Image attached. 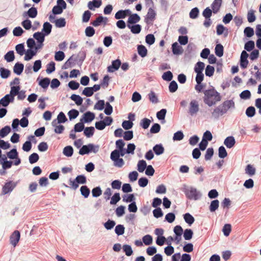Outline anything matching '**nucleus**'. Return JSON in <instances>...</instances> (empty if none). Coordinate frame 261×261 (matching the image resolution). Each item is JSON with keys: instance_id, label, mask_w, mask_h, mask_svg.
I'll return each mask as SVG.
<instances>
[{"instance_id": "nucleus-1", "label": "nucleus", "mask_w": 261, "mask_h": 261, "mask_svg": "<svg viewBox=\"0 0 261 261\" xmlns=\"http://www.w3.org/2000/svg\"><path fill=\"white\" fill-rule=\"evenodd\" d=\"M203 101L209 107L216 105L221 100L220 94L213 87L212 89L203 91Z\"/></svg>"}, {"instance_id": "nucleus-2", "label": "nucleus", "mask_w": 261, "mask_h": 261, "mask_svg": "<svg viewBox=\"0 0 261 261\" xmlns=\"http://www.w3.org/2000/svg\"><path fill=\"white\" fill-rule=\"evenodd\" d=\"M182 191L185 193L186 197L190 200H197L201 198V193L194 187L183 185Z\"/></svg>"}, {"instance_id": "nucleus-3", "label": "nucleus", "mask_w": 261, "mask_h": 261, "mask_svg": "<svg viewBox=\"0 0 261 261\" xmlns=\"http://www.w3.org/2000/svg\"><path fill=\"white\" fill-rule=\"evenodd\" d=\"M99 145L89 143L87 145H83L80 148L79 153L82 155L88 154L91 152L96 153L99 151Z\"/></svg>"}, {"instance_id": "nucleus-4", "label": "nucleus", "mask_w": 261, "mask_h": 261, "mask_svg": "<svg viewBox=\"0 0 261 261\" xmlns=\"http://www.w3.org/2000/svg\"><path fill=\"white\" fill-rule=\"evenodd\" d=\"M199 110V106L198 101L195 99L192 100L189 104L188 113L193 116L196 115Z\"/></svg>"}, {"instance_id": "nucleus-5", "label": "nucleus", "mask_w": 261, "mask_h": 261, "mask_svg": "<svg viewBox=\"0 0 261 261\" xmlns=\"http://www.w3.org/2000/svg\"><path fill=\"white\" fill-rule=\"evenodd\" d=\"M17 185V182H13L12 181H9L5 183L2 188V193L6 195L9 193L11 192L16 187Z\"/></svg>"}, {"instance_id": "nucleus-6", "label": "nucleus", "mask_w": 261, "mask_h": 261, "mask_svg": "<svg viewBox=\"0 0 261 261\" xmlns=\"http://www.w3.org/2000/svg\"><path fill=\"white\" fill-rule=\"evenodd\" d=\"M156 13L152 7L148 9V12L145 17L144 21L147 24L151 23L155 19Z\"/></svg>"}, {"instance_id": "nucleus-7", "label": "nucleus", "mask_w": 261, "mask_h": 261, "mask_svg": "<svg viewBox=\"0 0 261 261\" xmlns=\"http://www.w3.org/2000/svg\"><path fill=\"white\" fill-rule=\"evenodd\" d=\"M220 105L225 114H226L229 109H234L235 108V103L232 99L226 100Z\"/></svg>"}, {"instance_id": "nucleus-8", "label": "nucleus", "mask_w": 261, "mask_h": 261, "mask_svg": "<svg viewBox=\"0 0 261 261\" xmlns=\"http://www.w3.org/2000/svg\"><path fill=\"white\" fill-rule=\"evenodd\" d=\"M121 65V61L120 59H117L113 60L112 62L111 65L109 66L107 68V70L109 72H114L119 69Z\"/></svg>"}, {"instance_id": "nucleus-9", "label": "nucleus", "mask_w": 261, "mask_h": 261, "mask_svg": "<svg viewBox=\"0 0 261 261\" xmlns=\"http://www.w3.org/2000/svg\"><path fill=\"white\" fill-rule=\"evenodd\" d=\"M20 238V233L18 230H15L10 237V243L15 247L19 242Z\"/></svg>"}, {"instance_id": "nucleus-10", "label": "nucleus", "mask_w": 261, "mask_h": 261, "mask_svg": "<svg viewBox=\"0 0 261 261\" xmlns=\"http://www.w3.org/2000/svg\"><path fill=\"white\" fill-rule=\"evenodd\" d=\"M14 100V98L8 94L5 95L3 97L0 99V104L4 107H6L11 102H13Z\"/></svg>"}, {"instance_id": "nucleus-11", "label": "nucleus", "mask_w": 261, "mask_h": 261, "mask_svg": "<svg viewBox=\"0 0 261 261\" xmlns=\"http://www.w3.org/2000/svg\"><path fill=\"white\" fill-rule=\"evenodd\" d=\"M108 21V18L106 17H103L102 15H99L98 17L96 18V19L93 21L91 22V24L95 27H98L102 23H103L105 25L107 23Z\"/></svg>"}, {"instance_id": "nucleus-12", "label": "nucleus", "mask_w": 261, "mask_h": 261, "mask_svg": "<svg viewBox=\"0 0 261 261\" xmlns=\"http://www.w3.org/2000/svg\"><path fill=\"white\" fill-rule=\"evenodd\" d=\"M224 114L225 113L220 105L216 107L212 112V116L215 119H218L220 116H223Z\"/></svg>"}, {"instance_id": "nucleus-13", "label": "nucleus", "mask_w": 261, "mask_h": 261, "mask_svg": "<svg viewBox=\"0 0 261 261\" xmlns=\"http://www.w3.org/2000/svg\"><path fill=\"white\" fill-rule=\"evenodd\" d=\"M172 51L174 55H181L184 52L182 47L177 42H174L172 44Z\"/></svg>"}, {"instance_id": "nucleus-14", "label": "nucleus", "mask_w": 261, "mask_h": 261, "mask_svg": "<svg viewBox=\"0 0 261 261\" xmlns=\"http://www.w3.org/2000/svg\"><path fill=\"white\" fill-rule=\"evenodd\" d=\"M74 55H72L67 61L64 64V65L62 67V69H68L70 67H72L74 64H75V62H77L78 59L77 58H73Z\"/></svg>"}, {"instance_id": "nucleus-15", "label": "nucleus", "mask_w": 261, "mask_h": 261, "mask_svg": "<svg viewBox=\"0 0 261 261\" xmlns=\"http://www.w3.org/2000/svg\"><path fill=\"white\" fill-rule=\"evenodd\" d=\"M141 19V18L140 16L137 14L134 13L132 14L129 16L128 17L127 21V25H132V24H136L137 22H138Z\"/></svg>"}, {"instance_id": "nucleus-16", "label": "nucleus", "mask_w": 261, "mask_h": 261, "mask_svg": "<svg viewBox=\"0 0 261 261\" xmlns=\"http://www.w3.org/2000/svg\"><path fill=\"white\" fill-rule=\"evenodd\" d=\"M37 14L38 11L37 8L34 7H32L30 8L28 11L24 12L23 16L24 17L28 16L31 18H34L37 16Z\"/></svg>"}, {"instance_id": "nucleus-17", "label": "nucleus", "mask_w": 261, "mask_h": 261, "mask_svg": "<svg viewBox=\"0 0 261 261\" xmlns=\"http://www.w3.org/2000/svg\"><path fill=\"white\" fill-rule=\"evenodd\" d=\"M95 114L90 111H87L83 115V122L84 123H89L91 122L95 118Z\"/></svg>"}, {"instance_id": "nucleus-18", "label": "nucleus", "mask_w": 261, "mask_h": 261, "mask_svg": "<svg viewBox=\"0 0 261 261\" xmlns=\"http://www.w3.org/2000/svg\"><path fill=\"white\" fill-rule=\"evenodd\" d=\"M222 3V0H214L212 3L211 8L214 14H216L219 11Z\"/></svg>"}, {"instance_id": "nucleus-19", "label": "nucleus", "mask_w": 261, "mask_h": 261, "mask_svg": "<svg viewBox=\"0 0 261 261\" xmlns=\"http://www.w3.org/2000/svg\"><path fill=\"white\" fill-rule=\"evenodd\" d=\"M236 140L233 136H229L225 138L224 141V145L228 148H231L234 146Z\"/></svg>"}, {"instance_id": "nucleus-20", "label": "nucleus", "mask_w": 261, "mask_h": 261, "mask_svg": "<svg viewBox=\"0 0 261 261\" xmlns=\"http://www.w3.org/2000/svg\"><path fill=\"white\" fill-rule=\"evenodd\" d=\"M24 69V65L20 62H17L13 67V72L17 75H20Z\"/></svg>"}, {"instance_id": "nucleus-21", "label": "nucleus", "mask_w": 261, "mask_h": 261, "mask_svg": "<svg viewBox=\"0 0 261 261\" xmlns=\"http://www.w3.org/2000/svg\"><path fill=\"white\" fill-rule=\"evenodd\" d=\"M51 29L52 25L48 22H45L43 23L41 32L46 36L50 34Z\"/></svg>"}, {"instance_id": "nucleus-22", "label": "nucleus", "mask_w": 261, "mask_h": 261, "mask_svg": "<svg viewBox=\"0 0 261 261\" xmlns=\"http://www.w3.org/2000/svg\"><path fill=\"white\" fill-rule=\"evenodd\" d=\"M128 28L130 30L131 32L134 34H139L142 30V27L139 24H135L127 25Z\"/></svg>"}, {"instance_id": "nucleus-23", "label": "nucleus", "mask_w": 261, "mask_h": 261, "mask_svg": "<svg viewBox=\"0 0 261 261\" xmlns=\"http://www.w3.org/2000/svg\"><path fill=\"white\" fill-rule=\"evenodd\" d=\"M37 53V51L34 49H28L25 50V56L24 59L25 61H29L31 60L34 56Z\"/></svg>"}, {"instance_id": "nucleus-24", "label": "nucleus", "mask_w": 261, "mask_h": 261, "mask_svg": "<svg viewBox=\"0 0 261 261\" xmlns=\"http://www.w3.org/2000/svg\"><path fill=\"white\" fill-rule=\"evenodd\" d=\"M137 51L139 55L142 58L145 57L147 55V49L143 45H138Z\"/></svg>"}, {"instance_id": "nucleus-25", "label": "nucleus", "mask_w": 261, "mask_h": 261, "mask_svg": "<svg viewBox=\"0 0 261 261\" xmlns=\"http://www.w3.org/2000/svg\"><path fill=\"white\" fill-rule=\"evenodd\" d=\"M153 150L156 155H160L164 153L165 149L162 144H158L153 147Z\"/></svg>"}, {"instance_id": "nucleus-26", "label": "nucleus", "mask_w": 261, "mask_h": 261, "mask_svg": "<svg viewBox=\"0 0 261 261\" xmlns=\"http://www.w3.org/2000/svg\"><path fill=\"white\" fill-rule=\"evenodd\" d=\"M83 121V119H81L80 122L74 125L73 131H74L76 133H80L84 130L85 125Z\"/></svg>"}, {"instance_id": "nucleus-27", "label": "nucleus", "mask_w": 261, "mask_h": 261, "mask_svg": "<svg viewBox=\"0 0 261 261\" xmlns=\"http://www.w3.org/2000/svg\"><path fill=\"white\" fill-rule=\"evenodd\" d=\"M185 222L191 226L195 221L194 217L189 213H187L183 215Z\"/></svg>"}, {"instance_id": "nucleus-28", "label": "nucleus", "mask_w": 261, "mask_h": 261, "mask_svg": "<svg viewBox=\"0 0 261 261\" xmlns=\"http://www.w3.org/2000/svg\"><path fill=\"white\" fill-rule=\"evenodd\" d=\"M219 201L217 199L213 200L211 201L209 206V210L211 213L215 212L219 207Z\"/></svg>"}, {"instance_id": "nucleus-29", "label": "nucleus", "mask_w": 261, "mask_h": 261, "mask_svg": "<svg viewBox=\"0 0 261 261\" xmlns=\"http://www.w3.org/2000/svg\"><path fill=\"white\" fill-rule=\"evenodd\" d=\"M215 53L216 56L219 57H221L223 56L224 54V47L223 45L220 44H217L215 48Z\"/></svg>"}, {"instance_id": "nucleus-30", "label": "nucleus", "mask_w": 261, "mask_h": 261, "mask_svg": "<svg viewBox=\"0 0 261 261\" xmlns=\"http://www.w3.org/2000/svg\"><path fill=\"white\" fill-rule=\"evenodd\" d=\"M95 129L93 126H89L85 127L84 130V134L87 138H90L94 135Z\"/></svg>"}, {"instance_id": "nucleus-31", "label": "nucleus", "mask_w": 261, "mask_h": 261, "mask_svg": "<svg viewBox=\"0 0 261 261\" xmlns=\"http://www.w3.org/2000/svg\"><path fill=\"white\" fill-rule=\"evenodd\" d=\"M80 192L81 195L85 198H87L89 197L90 190V189L86 185L82 186L80 188Z\"/></svg>"}, {"instance_id": "nucleus-32", "label": "nucleus", "mask_w": 261, "mask_h": 261, "mask_svg": "<svg viewBox=\"0 0 261 261\" xmlns=\"http://www.w3.org/2000/svg\"><path fill=\"white\" fill-rule=\"evenodd\" d=\"M147 164L145 160H139L137 164V170L139 172H143L147 167Z\"/></svg>"}, {"instance_id": "nucleus-33", "label": "nucleus", "mask_w": 261, "mask_h": 261, "mask_svg": "<svg viewBox=\"0 0 261 261\" xmlns=\"http://www.w3.org/2000/svg\"><path fill=\"white\" fill-rule=\"evenodd\" d=\"M63 153L67 157H71L73 153V147L70 145L65 147L63 150Z\"/></svg>"}, {"instance_id": "nucleus-34", "label": "nucleus", "mask_w": 261, "mask_h": 261, "mask_svg": "<svg viewBox=\"0 0 261 261\" xmlns=\"http://www.w3.org/2000/svg\"><path fill=\"white\" fill-rule=\"evenodd\" d=\"M11 127L9 125H6L0 130V138H4L7 136L11 132Z\"/></svg>"}, {"instance_id": "nucleus-35", "label": "nucleus", "mask_w": 261, "mask_h": 261, "mask_svg": "<svg viewBox=\"0 0 261 261\" xmlns=\"http://www.w3.org/2000/svg\"><path fill=\"white\" fill-rule=\"evenodd\" d=\"M50 83V79L48 77H44L39 82V85L43 89H47Z\"/></svg>"}, {"instance_id": "nucleus-36", "label": "nucleus", "mask_w": 261, "mask_h": 261, "mask_svg": "<svg viewBox=\"0 0 261 261\" xmlns=\"http://www.w3.org/2000/svg\"><path fill=\"white\" fill-rule=\"evenodd\" d=\"M16 53L20 56L23 55L25 53L24 43H19L15 46Z\"/></svg>"}, {"instance_id": "nucleus-37", "label": "nucleus", "mask_w": 261, "mask_h": 261, "mask_svg": "<svg viewBox=\"0 0 261 261\" xmlns=\"http://www.w3.org/2000/svg\"><path fill=\"white\" fill-rule=\"evenodd\" d=\"M11 71L4 67L0 68V76L2 79H7L10 75Z\"/></svg>"}, {"instance_id": "nucleus-38", "label": "nucleus", "mask_w": 261, "mask_h": 261, "mask_svg": "<svg viewBox=\"0 0 261 261\" xmlns=\"http://www.w3.org/2000/svg\"><path fill=\"white\" fill-rule=\"evenodd\" d=\"M4 59L7 62H11L15 59L14 52L13 50H10L4 56Z\"/></svg>"}, {"instance_id": "nucleus-39", "label": "nucleus", "mask_w": 261, "mask_h": 261, "mask_svg": "<svg viewBox=\"0 0 261 261\" xmlns=\"http://www.w3.org/2000/svg\"><path fill=\"white\" fill-rule=\"evenodd\" d=\"M7 157L11 160L17 158L18 156V153L16 148L12 149L10 151L7 153Z\"/></svg>"}, {"instance_id": "nucleus-40", "label": "nucleus", "mask_w": 261, "mask_h": 261, "mask_svg": "<svg viewBox=\"0 0 261 261\" xmlns=\"http://www.w3.org/2000/svg\"><path fill=\"white\" fill-rule=\"evenodd\" d=\"M255 113L256 110L253 106H249L246 110L245 114L248 117H253L255 115Z\"/></svg>"}, {"instance_id": "nucleus-41", "label": "nucleus", "mask_w": 261, "mask_h": 261, "mask_svg": "<svg viewBox=\"0 0 261 261\" xmlns=\"http://www.w3.org/2000/svg\"><path fill=\"white\" fill-rule=\"evenodd\" d=\"M70 98L71 100H73L77 106H81L83 103V99L82 97L79 95L73 94Z\"/></svg>"}, {"instance_id": "nucleus-42", "label": "nucleus", "mask_w": 261, "mask_h": 261, "mask_svg": "<svg viewBox=\"0 0 261 261\" xmlns=\"http://www.w3.org/2000/svg\"><path fill=\"white\" fill-rule=\"evenodd\" d=\"M86 57V52L85 50H81L77 54L76 58H77L80 65H82Z\"/></svg>"}, {"instance_id": "nucleus-43", "label": "nucleus", "mask_w": 261, "mask_h": 261, "mask_svg": "<svg viewBox=\"0 0 261 261\" xmlns=\"http://www.w3.org/2000/svg\"><path fill=\"white\" fill-rule=\"evenodd\" d=\"M205 64L203 62L199 61L195 65L194 70L195 72H202L204 68Z\"/></svg>"}, {"instance_id": "nucleus-44", "label": "nucleus", "mask_w": 261, "mask_h": 261, "mask_svg": "<svg viewBox=\"0 0 261 261\" xmlns=\"http://www.w3.org/2000/svg\"><path fill=\"white\" fill-rule=\"evenodd\" d=\"M120 199L121 197L120 196V194L119 193L116 192L111 197L110 203L111 205H116L117 203L120 200Z\"/></svg>"}, {"instance_id": "nucleus-45", "label": "nucleus", "mask_w": 261, "mask_h": 261, "mask_svg": "<svg viewBox=\"0 0 261 261\" xmlns=\"http://www.w3.org/2000/svg\"><path fill=\"white\" fill-rule=\"evenodd\" d=\"M55 25L57 28H63L66 25V22L64 18H60L54 21Z\"/></svg>"}, {"instance_id": "nucleus-46", "label": "nucleus", "mask_w": 261, "mask_h": 261, "mask_svg": "<svg viewBox=\"0 0 261 261\" xmlns=\"http://www.w3.org/2000/svg\"><path fill=\"white\" fill-rule=\"evenodd\" d=\"M199 14V10L197 7L191 9L189 13V16L191 19H196Z\"/></svg>"}, {"instance_id": "nucleus-47", "label": "nucleus", "mask_w": 261, "mask_h": 261, "mask_svg": "<svg viewBox=\"0 0 261 261\" xmlns=\"http://www.w3.org/2000/svg\"><path fill=\"white\" fill-rule=\"evenodd\" d=\"M183 235L185 240H190L192 238L193 231L191 229H186L183 232Z\"/></svg>"}, {"instance_id": "nucleus-48", "label": "nucleus", "mask_w": 261, "mask_h": 261, "mask_svg": "<svg viewBox=\"0 0 261 261\" xmlns=\"http://www.w3.org/2000/svg\"><path fill=\"white\" fill-rule=\"evenodd\" d=\"M167 244L168 246L164 248V252L167 256H170L174 253V249L170 242H167Z\"/></svg>"}, {"instance_id": "nucleus-49", "label": "nucleus", "mask_w": 261, "mask_h": 261, "mask_svg": "<svg viewBox=\"0 0 261 261\" xmlns=\"http://www.w3.org/2000/svg\"><path fill=\"white\" fill-rule=\"evenodd\" d=\"M150 123H151L150 120H149L148 118H144L141 120V121L140 122V125L143 128L146 129L149 127Z\"/></svg>"}, {"instance_id": "nucleus-50", "label": "nucleus", "mask_w": 261, "mask_h": 261, "mask_svg": "<svg viewBox=\"0 0 261 261\" xmlns=\"http://www.w3.org/2000/svg\"><path fill=\"white\" fill-rule=\"evenodd\" d=\"M125 227L123 225L118 224L115 228V232L117 236H121L124 234Z\"/></svg>"}, {"instance_id": "nucleus-51", "label": "nucleus", "mask_w": 261, "mask_h": 261, "mask_svg": "<svg viewBox=\"0 0 261 261\" xmlns=\"http://www.w3.org/2000/svg\"><path fill=\"white\" fill-rule=\"evenodd\" d=\"M46 36L41 32H37L33 34V37L37 41H44Z\"/></svg>"}, {"instance_id": "nucleus-52", "label": "nucleus", "mask_w": 261, "mask_h": 261, "mask_svg": "<svg viewBox=\"0 0 261 261\" xmlns=\"http://www.w3.org/2000/svg\"><path fill=\"white\" fill-rule=\"evenodd\" d=\"M148 97L150 101L153 103H157L159 99L154 92L151 91L148 94Z\"/></svg>"}, {"instance_id": "nucleus-53", "label": "nucleus", "mask_w": 261, "mask_h": 261, "mask_svg": "<svg viewBox=\"0 0 261 261\" xmlns=\"http://www.w3.org/2000/svg\"><path fill=\"white\" fill-rule=\"evenodd\" d=\"M215 72L214 67L211 65H207L205 70V74L206 76L211 77L213 75Z\"/></svg>"}, {"instance_id": "nucleus-54", "label": "nucleus", "mask_w": 261, "mask_h": 261, "mask_svg": "<svg viewBox=\"0 0 261 261\" xmlns=\"http://www.w3.org/2000/svg\"><path fill=\"white\" fill-rule=\"evenodd\" d=\"M155 40V37L152 34H148L145 37V42L149 45H151L154 44Z\"/></svg>"}, {"instance_id": "nucleus-55", "label": "nucleus", "mask_w": 261, "mask_h": 261, "mask_svg": "<svg viewBox=\"0 0 261 261\" xmlns=\"http://www.w3.org/2000/svg\"><path fill=\"white\" fill-rule=\"evenodd\" d=\"M255 46L254 42L252 40H249L245 43L244 48L247 51H251L253 50Z\"/></svg>"}, {"instance_id": "nucleus-56", "label": "nucleus", "mask_w": 261, "mask_h": 261, "mask_svg": "<svg viewBox=\"0 0 261 261\" xmlns=\"http://www.w3.org/2000/svg\"><path fill=\"white\" fill-rule=\"evenodd\" d=\"M123 201L125 202H130L132 203L133 201H135V197L134 194H130L128 195H124L122 196Z\"/></svg>"}, {"instance_id": "nucleus-57", "label": "nucleus", "mask_w": 261, "mask_h": 261, "mask_svg": "<svg viewBox=\"0 0 261 261\" xmlns=\"http://www.w3.org/2000/svg\"><path fill=\"white\" fill-rule=\"evenodd\" d=\"M167 110L166 109H162L156 113V116L159 120H165Z\"/></svg>"}, {"instance_id": "nucleus-58", "label": "nucleus", "mask_w": 261, "mask_h": 261, "mask_svg": "<svg viewBox=\"0 0 261 261\" xmlns=\"http://www.w3.org/2000/svg\"><path fill=\"white\" fill-rule=\"evenodd\" d=\"M244 35L248 37H251L254 34V30L252 28L250 27H246L244 30Z\"/></svg>"}, {"instance_id": "nucleus-59", "label": "nucleus", "mask_w": 261, "mask_h": 261, "mask_svg": "<svg viewBox=\"0 0 261 261\" xmlns=\"http://www.w3.org/2000/svg\"><path fill=\"white\" fill-rule=\"evenodd\" d=\"M109 76L108 75H105L103 77V79L100 81V86L104 89L107 88L109 84Z\"/></svg>"}, {"instance_id": "nucleus-60", "label": "nucleus", "mask_w": 261, "mask_h": 261, "mask_svg": "<svg viewBox=\"0 0 261 261\" xmlns=\"http://www.w3.org/2000/svg\"><path fill=\"white\" fill-rule=\"evenodd\" d=\"M79 115V111L75 109H72L68 112V115L70 120L75 119Z\"/></svg>"}, {"instance_id": "nucleus-61", "label": "nucleus", "mask_w": 261, "mask_h": 261, "mask_svg": "<svg viewBox=\"0 0 261 261\" xmlns=\"http://www.w3.org/2000/svg\"><path fill=\"white\" fill-rule=\"evenodd\" d=\"M245 173L251 176L255 174V169L251 165L248 164L245 168Z\"/></svg>"}, {"instance_id": "nucleus-62", "label": "nucleus", "mask_w": 261, "mask_h": 261, "mask_svg": "<svg viewBox=\"0 0 261 261\" xmlns=\"http://www.w3.org/2000/svg\"><path fill=\"white\" fill-rule=\"evenodd\" d=\"M85 35L87 37H91L95 34V29L91 26L87 27L85 31Z\"/></svg>"}, {"instance_id": "nucleus-63", "label": "nucleus", "mask_w": 261, "mask_h": 261, "mask_svg": "<svg viewBox=\"0 0 261 261\" xmlns=\"http://www.w3.org/2000/svg\"><path fill=\"white\" fill-rule=\"evenodd\" d=\"M39 159V155L37 153H35V152L32 153L29 157V162L31 164L36 163L37 162H38Z\"/></svg>"}, {"instance_id": "nucleus-64", "label": "nucleus", "mask_w": 261, "mask_h": 261, "mask_svg": "<svg viewBox=\"0 0 261 261\" xmlns=\"http://www.w3.org/2000/svg\"><path fill=\"white\" fill-rule=\"evenodd\" d=\"M213 13V10L209 7H206L202 12V16L205 19L211 18Z\"/></svg>"}]
</instances>
